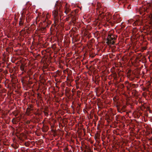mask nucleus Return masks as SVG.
<instances>
[{
  "label": "nucleus",
  "mask_w": 152,
  "mask_h": 152,
  "mask_svg": "<svg viewBox=\"0 0 152 152\" xmlns=\"http://www.w3.org/2000/svg\"><path fill=\"white\" fill-rule=\"evenodd\" d=\"M139 12L140 15H144L145 14V12L146 11L148 12L147 8V7H142L139 8L138 10Z\"/></svg>",
  "instance_id": "3"
},
{
  "label": "nucleus",
  "mask_w": 152,
  "mask_h": 152,
  "mask_svg": "<svg viewBox=\"0 0 152 152\" xmlns=\"http://www.w3.org/2000/svg\"><path fill=\"white\" fill-rule=\"evenodd\" d=\"M118 110V112L122 113V112H124L125 111V108L126 107V105H124L121 108L119 105H117L116 106Z\"/></svg>",
  "instance_id": "4"
},
{
  "label": "nucleus",
  "mask_w": 152,
  "mask_h": 152,
  "mask_svg": "<svg viewBox=\"0 0 152 152\" xmlns=\"http://www.w3.org/2000/svg\"><path fill=\"white\" fill-rule=\"evenodd\" d=\"M42 131L43 132H47L48 129V127L47 126H43V127L42 128Z\"/></svg>",
  "instance_id": "10"
},
{
  "label": "nucleus",
  "mask_w": 152,
  "mask_h": 152,
  "mask_svg": "<svg viewBox=\"0 0 152 152\" xmlns=\"http://www.w3.org/2000/svg\"><path fill=\"white\" fill-rule=\"evenodd\" d=\"M25 30L23 29V30H22L21 31H25Z\"/></svg>",
  "instance_id": "28"
},
{
  "label": "nucleus",
  "mask_w": 152,
  "mask_h": 152,
  "mask_svg": "<svg viewBox=\"0 0 152 152\" xmlns=\"http://www.w3.org/2000/svg\"><path fill=\"white\" fill-rule=\"evenodd\" d=\"M45 111L44 112V113H45V115L46 116H48V112H47L48 111V109L47 108H46L45 109Z\"/></svg>",
  "instance_id": "15"
},
{
  "label": "nucleus",
  "mask_w": 152,
  "mask_h": 152,
  "mask_svg": "<svg viewBox=\"0 0 152 152\" xmlns=\"http://www.w3.org/2000/svg\"><path fill=\"white\" fill-rule=\"evenodd\" d=\"M139 73H138V75H139Z\"/></svg>",
  "instance_id": "30"
},
{
  "label": "nucleus",
  "mask_w": 152,
  "mask_h": 152,
  "mask_svg": "<svg viewBox=\"0 0 152 152\" xmlns=\"http://www.w3.org/2000/svg\"><path fill=\"white\" fill-rule=\"evenodd\" d=\"M130 88H128V87H127V89L129 91H130L132 88H134L135 87V85L134 84H130Z\"/></svg>",
  "instance_id": "12"
},
{
  "label": "nucleus",
  "mask_w": 152,
  "mask_h": 152,
  "mask_svg": "<svg viewBox=\"0 0 152 152\" xmlns=\"http://www.w3.org/2000/svg\"><path fill=\"white\" fill-rule=\"evenodd\" d=\"M66 150H68V149L67 148H66Z\"/></svg>",
  "instance_id": "29"
},
{
  "label": "nucleus",
  "mask_w": 152,
  "mask_h": 152,
  "mask_svg": "<svg viewBox=\"0 0 152 152\" xmlns=\"http://www.w3.org/2000/svg\"><path fill=\"white\" fill-rule=\"evenodd\" d=\"M48 15H49V13H47V18H48Z\"/></svg>",
  "instance_id": "26"
},
{
  "label": "nucleus",
  "mask_w": 152,
  "mask_h": 152,
  "mask_svg": "<svg viewBox=\"0 0 152 152\" xmlns=\"http://www.w3.org/2000/svg\"><path fill=\"white\" fill-rule=\"evenodd\" d=\"M31 110L30 108H28L27 109L26 112V113H27V114L28 115H29L30 114V111H31Z\"/></svg>",
  "instance_id": "13"
},
{
  "label": "nucleus",
  "mask_w": 152,
  "mask_h": 152,
  "mask_svg": "<svg viewBox=\"0 0 152 152\" xmlns=\"http://www.w3.org/2000/svg\"><path fill=\"white\" fill-rule=\"evenodd\" d=\"M117 36L113 34H109L107 38L106 43L110 45L111 44L113 45L115 43Z\"/></svg>",
  "instance_id": "2"
},
{
  "label": "nucleus",
  "mask_w": 152,
  "mask_h": 152,
  "mask_svg": "<svg viewBox=\"0 0 152 152\" xmlns=\"http://www.w3.org/2000/svg\"><path fill=\"white\" fill-rule=\"evenodd\" d=\"M137 31V29L136 28H134L133 30V32L134 33L135 32Z\"/></svg>",
  "instance_id": "19"
},
{
  "label": "nucleus",
  "mask_w": 152,
  "mask_h": 152,
  "mask_svg": "<svg viewBox=\"0 0 152 152\" xmlns=\"http://www.w3.org/2000/svg\"><path fill=\"white\" fill-rule=\"evenodd\" d=\"M65 8V10L64 12L66 14H67L70 10V9L69 8V6L68 5L67 3L66 4Z\"/></svg>",
  "instance_id": "5"
},
{
  "label": "nucleus",
  "mask_w": 152,
  "mask_h": 152,
  "mask_svg": "<svg viewBox=\"0 0 152 152\" xmlns=\"http://www.w3.org/2000/svg\"><path fill=\"white\" fill-rule=\"evenodd\" d=\"M72 17V15L71 14H69V15H68V16H67V17H66V20H69V18L70 17Z\"/></svg>",
  "instance_id": "18"
},
{
  "label": "nucleus",
  "mask_w": 152,
  "mask_h": 152,
  "mask_svg": "<svg viewBox=\"0 0 152 152\" xmlns=\"http://www.w3.org/2000/svg\"><path fill=\"white\" fill-rule=\"evenodd\" d=\"M18 113H16V114H15L14 113V115H15V117L17 116L18 115Z\"/></svg>",
  "instance_id": "22"
},
{
  "label": "nucleus",
  "mask_w": 152,
  "mask_h": 152,
  "mask_svg": "<svg viewBox=\"0 0 152 152\" xmlns=\"http://www.w3.org/2000/svg\"><path fill=\"white\" fill-rule=\"evenodd\" d=\"M20 69L21 70L24 71V66L23 64H22L20 66Z\"/></svg>",
  "instance_id": "16"
},
{
  "label": "nucleus",
  "mask_w": 152,
  "mask_h": 152,
  "mask_svg": "<svg viewBox=\"0 0 152 152\" xmlns=\"http://www.w3.org/2000/svg\"><path fill=\"white\" fill-rule=\"evenodd\" d=\"M133 92H132V93H135L137 92L136 90H133Z\"/></svg>",
  "instance_id": "20"
},
{
  "label": "nucleus",
  "mask_w": 152,
  "mask_h": 152,
  "mask_svg": "<svg viewBox=\"0 0 152 152\" xmlns=\"http://www.w3.org/2000/svg\"><path fill=\"white\" fill-rule=\"evenodd\" d=\"M26 31L28 33V29H27Z\"/></svg>",
  "instance_id": "24"
},
{
  "label": "nucleus",
  "mask_w": 152,
  "mask_h": 152,
  "mask_svg": "<svg viewBox=\"0 0 152 152\" xmlns=\"http://www.w3.org/2000/svg\"><path fill=\"white\" fill-rule=\"evenodd\" d=\"M71 18L73 23H75V21L77 19L76 17L74 16L73 15H72Z\"/></svg>",
  "instance_id": "11"
},
{
  "label": "nucleus",
  "mask_w": 152,
  "mask_h": 152,
  "mask_svg": "<svg viewBox=\"0 0 152 152\" xmlns=\"http://www.w3.org/2000/svg\"><path fill=\"white\" fill-rule=\"evenodd\" d=\"M105 18L107 20H109L111 18V15L110 13H107L105 15Z\"/></svg>",
  "instance_id": "9"
},
{
  "label": "nucleus",
  "mask_w": 152,
  "mask_h": 152,
  "mask_svg": "<svg viewBox=\"0 0 152 152\" xmlns=\"http://www.w3.org/2000/svg\"><path fill=\"white\" fill-rule=\"evenodd\" d=\"M24 21L22 19H20V20L19 22V24L20 26L23 25Z\"/></svg>",
  "instance_id": "14"
},
{
  "label": "nucleus",
  "mask_w": 152,
  "mask_h": 152,
  "mask_svg": "<svg viewBox=\"0 0 152 152\" xmlns=\"http://www.w3.org/2000/svg\"><path fill=\"white\" fill-rule=\"evenodd\" d=\"M118 99L116 98L115 97L113 98V100H114V101H115L116 100H118Z\"/></svg>",
  "instance_id": "21"
},
{
  "label": "nucleus",
  "mask_w": 152,
  "mask_h": 152,
  "mask_svg": "<svg viewBox=\"0 0 152 152\" xmlns=\"http://www.w3.org/2000/svg\"><path fill=\"white\" fill-rule=\"evenodd\" d=\"M142 24V22L140 20H136L133 23V25L134 26H138L141 25Z\"/></svg>",
  "instance_id": "6"
},
{
  "label": "nucleus",
  "mask_w": 152,
  "mask_h": 152,
  "mask_svg": "<svg viewBox=\"0 0 152 152\" xmlns=\"http://www.w3.org/2000/svg\"><path fill=\"white\" fill-rule=\"evenodd\" d=\"M99 13V14L98 18L99 20H101L104 18L105 15H104V12H101V13Z\"/></svg>",
  "instance_id": "7"
},
{
  "label": "nucleus",
  "mask_w": 152,
  "mask_h": 152,
  "mask_svg": "<svg viewBox=\"0 0 152 152\" xmlns=\"http://www.w3.org/2000/svg\"><path fill=\"white\" fill-rule=\"evenodd\" d=\"M62 3H58L57 4H56V9L53 12V15L54 20V23L55 26L59 24V20L58 17V8L57 7L58 6L59 7V10L60 11H61V8L62 6Z\"/></svg>",
  "instance_id": "1"
},
{
  "label": "nucleus",
  "mask_w": 152,
  "mask_h": 152,
  "mask_svg": "<svg viewBox=\"0 0 152 152\" xmlns=\"http://www.w3.org/2000/svg\"><path fill=\"white\" fill-rule=\"evenodd\" d=\"M30 121H27V122H26V123H27V124H30Z\"/></svg>",
  "instance_id": "23"
},
{
  "label": "nucleus",
  "mask_w": 152,
  "mask_h": 152,
  "mask_svg": "<svg viewBox=\"0 0 152 152\" xmlns=\"http://www.w3.org/2000/svg\"><path fill=\"white\" fill-rule=\"evenodd\" d=\"M45 28V27L39 29V31H40L41 32L43 33V31H44Z\"/></svg>",
  "instance_id": "17"
},
{
  "label": "nucleus",
  "mask_w": 152,
  "mask_h": 152,
  "mask_svg": "<svg viewBox=\"0 0 152 152\" xmlns=\"http://www.w3.org/2000/svg\"><path fill=\"white\" fill-rule=\"evenodd\" d=\"M97 8H96L97 12H98L99 13L100 12V11H99V9L101 7V5L100 3H97Z\"/></svg>",
  "instance_id": "8"
},
{
  "label": "nucleus",
  "mask_w": 152,
  "mask_h": 152,
  "mask_svg": "<svg viewBox=\"0 0 152 152\" xmlns=\"http://www.w3.org/2000/svg\"><path fill=\"white\" fill-rule=\"evenodd\" d=\"M14 120H15V119H14V118H13V120H12V121L13 123L14 124V123H15L13 122V121H14Z\"/></svg>",
  "instance_id": "25"
},
{
  "label": "nucleus",
  "mask_w": 152,
  "mask_h": 152,
  "mask_svg": "<svg viewBox=\"0 0 152 152\" xmlns=\"http://www.w3.org/2000/svg\"><path fill=\"white\" fill-rule=\"evenodd\" d=\"M134 74L135 75V76L137 78H138V76L137 75H136L135 74Z\"/></svg>",
  "instance_id": "27"
}]
</instances>
